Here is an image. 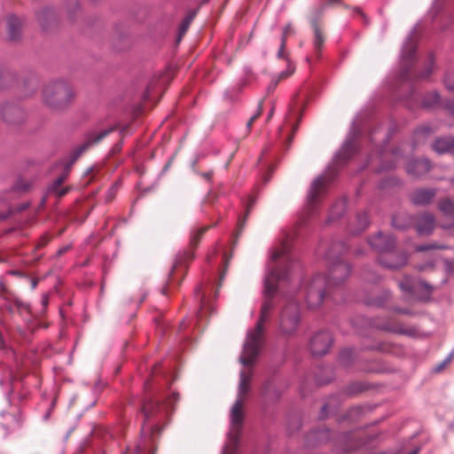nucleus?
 I'll return each mask as SVG.
<instances>
[{
  "label": "nucleus",
  "mask_w": 454,
  "mask_h": 454,
  "mask_svg": "<svg viewBox=\"0 0 454 454\" xmlns=\"http://www.w3.org/2000/svg\"><path fill=\"white\" fill-rule=\"evenodd\" d=\"M294 263L289 246L286 243L275 249L271 254L270 270L264 280V300L262 301L260 316L254 329L247 334L239 362L244 364H253L258 357L263 343L264 325L270 319L275 309L274 296L278 291V285L288 278L289 269Z\"/></svg>",
  "instance_id": "obj_1"
},
{
  "label": "nucleus",
  "mask_w": 454,
  "mask_h": 454,
  "mask_svg": "<svg viewBox=\"0 0 454 454\" xmlns=\"http://www.w3.org/2000/svg\"><path fill=\"white\" fill-rule=\"evenodd\" d=\"M42 97L43 104L51 111L63 112L74 102L75 92L68 82L59 80L47 83Z\"/></svg>",
  "instance_id": "obj_2"
},
{
  "label": "nucleus",
  "mask_w": 454,
  "mask_h": 454,
  "mask_svg": "<svg viewBox=\"0 0 454 454\" xmlns=\"http://www.w3.org/2000/svg\"><path fill=\"white\" fill-rule=\"evenodd\" d=\"M346 250L347 247L342 242L333 244L329 250L327 258L329 260L330 266L325 281L327 286L330 288L341 285L350 274V266L337 256V254L343 253Z\"/></svg>",
  "instance_id": "obj_3"
},
{
  "label": "nucleus",
  "mask_w": 454,
  "mask_h": 454,
  "mask_svg": "<svg viewBox=\"0 0 454 454\" xmlns=\"http://www.w3.org/2000/svg\"><path fill=\"white\" fill-rule=\"evenodd\" d=\"M256 360L250 364H242L245 368L239 372L238 396L231 410V419H233L235 422L239 419L244 420V404L250 391V383L254 375L253 366Z\"/></svg>",
  "instance_id": "obj_4"
},
{
  "label": "nucleus",
  "mask_w": 454,
  "mask_h": 454,
  "mask_svg": "<svg viewBox=\"0 0 454 454\" xmlns=\"http://www.w3.org/2000/svg\"><path fill=\"white\" fill-rule=\"evenodd\" d=\"M300 306L295 301H288L279 316V329L283 335L294 334L300 324Z\"/></svg>",
  "instance_id": "obj_5"
},
{
  "label": "nucleus",
  "mask_w": 454,
  "mask_h": 454,
  "mask_svg": "<svg viewBox=\"0 0 454 454\" xmlns=\"http://www.w3.org/2000/svg\"><path fill=\"white\" fill-rule=\"evenodd\" d=\"M329 288L330 287L326 285L325 277L322 275H317L314 277L306 291V301L308 306L311 309L319 307Z\"/></svg>",
  "instance_id": "obj_6"
},
{
  "label": "nucleus",
  "mask_w": 454,
  "mask_h": 454,
  "mask_svg": "<svg viewBox=\"0 0 454 454\" xmlns=\"http://www.w3.org/2000/svg\"><path fill=\"white\" fill-rule=\"evenodd\" d=\"M27 118V112L19 104L4 101L0 103V119L8 125L18 126Z\"/></svg>",
  "instance_id": "obj_7"
},
{
  "label": "nucleus",
  "mask_w": 454,
  "mask_h": 454,
  "mask_svg": "<svg viewBox=\"0 0 454 454\" xmlns=\"http://www.w3.org/2000/svg\"><path fill=\"white\" fill-rule=\"evenodd\" d=\"M324 10L325 6L324 4H321L319 7L313 9L309 16V23L313 29V46L318 58L321 55L326 38L325 33L319 23L324 13Z\"/></svg>",
  "instance_id": "obj_8"
},
{
  "label": "nucleus",
  "mask_w": 454,
  "mask_h": 454,
  "mask_svg": "<svg viewBox=\"0 0 454 454\" xmlns=\"http://www.w3.org/2000/svg\"><path fill=\"white\" fill-rule=\"evenodd\" d=\"M212 227V225L203 226L197 231H195L192 236L189 243L188 249L180 253L176 261V264L173 267L171 274H173L174 270L177 267V265L185 264L188 262L192 261L194 258V251L200 245V240L202 239L204 234Z\"/></svg>",
  "instance_id": "obj_9"
},
{
  "label": "nucleus",
  "mask_w": 454,
  "mask_h": 454,
  "mask_svg": "<svg viewBox=\"0 0 454 454\" xmlns=\"http://www.w3.org/2000/svg\"><path fill=\"white\" fill-rule=\"evenodd\" d=\"M333 344V337L329 332L317 333L310 340V350L313 356L326 354Z\"/></svg>",
  "instance_id": "obj_10"
},
{
  "label": "nucleus",
  "mask_w": 454,
  "mask_h": 454,
  "mask_svg": "<svg viewBox=\"0 0 454 454\" xmlns=\"http://www.w3.org/2000/svg\"><path fill=\"white\" fill-rule=\"evenodd\" d=\"M242 426L243 420L239 419L235 422L233 419H231V429L228 434V442L224 447L223 454H237Z\"/></svg>",
  "instance_id": "obj_11"
},
{
  "label": "nucleus",
  "mask_w": 454,
  "mask_h": 454,
  "mask_svg": "<svg viewBox=\"0 0 454 454\" xmlns=\"http://www.w3.org/2000/svg\"><path fill=\"white\" fill-rule=\"evenodd\" d=\"M332 178V176H319L313 182L309 194V206L311 208L319 203L320 198L325 191L326 184Z\"/></svg>",
  "instance_id": "obj_12"
},
{
  "label": "nucleus",
  "mask_w": 454,
  "mask_h": 454,
  "mask_svg": "<svg viewBox=\"0 0 454 454\" xmlns=\"http://www.w3.org/2000/svg\"><path fill=\"white\" fill-rule=\"evenodd\" d=\"M399 286L404 293L416 294L419 290H425L426 294L420 296V299H427L432 292V286L422 280H413L410 277H404L400 282Z\"/></svg>",
  "instance_id": "obj_13"
},
{
  "label": "nucleus",
  "mask_w": 454,
  "mask_h": 454,
  "mask_svg": "<svg viewBox=\"0 0 454 454\" xmlns=\"http://www.w3.org/2000/svg\"><path fill=\"white\" fill-rule=\"evenodd\" d=\"M6 34L9 41L17 42L21 37L23 20L15 14H9L5 20Z\"/></svg>",
  "instance_id": "obj_14"
},
{
  "label": "nucleus",
  "mask_w": 454,
  "mask_h": 454,
  "mask_svg": "<svg viewBox=\"0 0 454 454\" xmlns=\"http://www.w3.org/2000/svg\"><path fill=\"white\" fill-rule=\"evenodd\" d=\"M436 193L434 188H419L411 193L410 200L413 205L425 207L433 202Z\"/></svg>",
  "instance_id": "obj_15"
},
{
  "label": "nucleus",
  "mask_w": 454,
  "mask_h": 454,
  "mask_svg": "<svg viewBox=\"0 0 454 454\" xmlns=\"http://www.w3.org/2000/svg\"><path fill=\"white\" fill-rule=\"evenodd\" d=\"M113 131V129H104L100 132H92L88 135L86 141L78 146L73 153V161L76 160L90 146L99 143Z\"/></svg>",
  "instance_id": "obj_16"
},
{
  "label": "nucleus",
  "mask_w": 454,
  "mask_h": 454,
  "mask_svg": "<svg viewBox=\"0 0 454 454\" xmlns=\"http://www.w3.org/2000/svg\"><path fill=\"white\" fill-rule=\"evenodd\" d=\"M369 244L372 248L384 254L391 252L394 248L395 239L391 235H384L379 232L376 236L369 239Z\"/></svg>",
  "instance_id": "obj_17"
},
{
  "label": "nucleus",
  "mask_w": 454,
  "mask_h": 454,
  "mask_svg": "<svg viewBox=\"0 0 454 454\" xmlns=\"http://www.w3.org/2000/svg\"><path fill=\"white\" fill-rule=\"evenodd\" d=\"M380 263L388 269H398L407 262V255L404 253H386L380 256Z\"/></svg>",
  "instance_id": "obj_18"
},
{
  "label": "nucleus",
  "mask_w": 454,
  "mask_h": 454,
  "mask_svg": "<svg viewBox=\"0 0 454 454\" xmlns=\"http://www.w3.org/2000/svg\"><path fill=\"white\" fill-rule=\"evenodd\" d=\"M434 217L430 213H423L418 215L416 229L420 235H429L434 229Z\"/></svg>",
  "instance_id": "obj_19"
},
{
  "label": "nucleus",
  "mask_w": 454,
  "mask_h": 454,
  "mask_svg": "<svg viewBox=\"0 0 454 454\" xmlns=\"http://www.w3.org/2000/svg\"><path fill=\"white\" fill-rule=\"evenodd\" d=\"M37 20L42 27L48 30L57 24L58 15L54 9L47 7L38 12Z\"/></svg>",
  "instance_id": "obj_20"
},
{
  "label": "nucleus",
  "mask_w": 454,
  "mask_h": 454,
  "mask_svg": "<svg viewBox=\"0 0 454 454\" xmlns=\"http://www.w3.org/2000/svg\"><path fill=\"white\" fill-rule=\"evenodd\" d=\"M430 162L426 159L415 160L407 164V173L415 177L421 176L430 170Z\"/></svg>",
  "instance_id": "obj_21"
},
{
  "label": "nucleus",
  "mask_w": 454,
  "mask_h": 454,
  "mask_svg": "<svg viewBox=\"0 0 454 454\" xmlns=\"http://www.w3.org/2000/svg\"><path fill=\"white\" fill-rule=\"evenodd\" d=\"M438 208L442 213V215L448 217L450 220V223L442 224V229H450L454 227V203L449 199L445 198L439 201Z\"/></svg>",
  "instance_id": "obj_22"
},
{
  "label": "nucleus",
  "mask_w": 454,
  "mask_h": 454,
  "mask_svg": "<svg viewBox=\"0 0 454 454\" xmlns=\"http://www.w3.org/2000/svg\"><path fill=\"white\" fill-rule=\"evenodd\" d=\"M382 330L391 332L398 334H403L412 336L415 333V330L412 328H407L397 321L390 320L383 323L381 325Z\"/></svg>",
  "instance_id": "obj_23"
},
{
  "label": "nucleus",
  "mask_w": 454,
  "mask_h": 454,
  "mask_svg": "<svg viewBox=\"0 0 454 454\" xmlns=\"http://www.w3.org/2000/svg\"><path fill=\"white\" fill-rule=\"evenodd\" d=\"M14 79V73L9 67L0 64V90L8 89Z\"/></svg>",
  "instance_id": "obj_24"
},
{
  "label": "nucleus",
  "mask_w": 454,
  "mask_h": 454,
  "mask_svg": "<svg viewBox=\"0 0 454 454\" xmlns=\"http://www.w3.org/2000/svg\"><path fill=\"white\" fill-rule=\"evenodd\" d=\"M432 147L439 153H447L454 148V138L452 137H439L434 141Z\"/></svg>",
  "instance_id": "obj_25"
},
{
  "label": "nucleus",
  "mask_w": 454,
  "mask_h": 454,
  "mask_svg": "<svg viewBox=\"0 0 454 454\" xmlns=\"http://www.w3.org/2000/svg\"><path fill=\"white\" fill-rule=\"evenodd\" d=\"M65 179H66L65 176H61L58 177L49 187L48 192L50 194L56 195L58 198H62L63 196H65L69 191L68 187H65V188L61 187Z\"/></svg>",
  "instance_id": "obj_26"
},
{
  "label": "nucleus",
  "mask_w": 454,
  "mask_h": 454,
  "mask_svg": "<svg viewBox=\"0 0 454 454\" xmlns=\"http://www.w3.org/2000/svg\"><path fill=\"white\" fill-rule=\"evenodd\" d=\"M416 51V44L411 40L408 41L403 49V62L405 68H408L411 65V59Z\"/></svg>",
  "instance_id": "obj_27"
},
{
  "label": "nucleus",
  "mask_w": 454,
  "mask_h": 454,
  "mask_svg": "<svg viewBox=\"0 0 454 454\" xmlns=\"http://www.w3.org/2000/svg\"><path fill=\"white\" fill-rule=\"evenodd\" d=\"M160 409V404L153 400H148L142 405L141 411L144 414L145 419L147 420L153 417Z\"/></svg>",
  "instance_id": "obj_28"
},
{
  "label": "nucleus",
  "mask_w": 454,
  "mask_h": 454,
  "mask_svg": "<svg viewBox=\"0 0 454 454\" xmlns=\"http://www.w3.org/2000/svg\"><path fill=\"white\" fill-rule=\"evenodd\" d=\"M255 201H256V200L254 196H249L247 204L246 206L245 215L243 218L239 219V223H238L239 232H241L242 230L244 229L246 220H247L248 215L250 214V212L252 211V209L255 204Z\"/></svg>",
  "instance_id": "obj_29"
},
{
  "label": "nucleus",
  "mask_w": 454,
  "mask_h": 454,
  "mask_svg": "<svg viewBox=\"0 0 454 454\" xmlns=\"http://www.w3.org/2000/svg\"><path fill=\"white\" fill-rule=\"evenodd\" d=\"M357 227L355 230H351L353 234H356L364 231L369 225L368 216L365 213L358 214L356 215Z\"/></svg>",
  "instance_id": "obj_30"
},
{
  "label": "nucleus",
  "mask_w": 454,
  "mask_h": 454,
  "mask_svg": "<svg viewBox=\"0 0 454 454\" xmlns=\"http://www.w3.org/2000/svg\"><path fill=\"white\" fill-rule=\"evenodd\" d=\"M346 208V201L344 200H340L336 201L330 213L331 220L340 217L345 211Z\"/></svg>",
  "instance_id": "obj_31"
},
{
  "label": "nucleus",
  "mask_w": 454,
  "mask_h": 454,
  "mask_svg": "<svg viewBox=\"0 0 454 454\" xmlns=\"http://www.w3.org/2000/svg\"><path fill=\"white\" fill-rule=\"evenodd\" d=\"M196 13L197 12L196 11H193L192 12H190L186 17L185 19L184 20V21L182 22L181 26H180V28H179V34H178V40H180L184 35L187 32L192 20L194 19V17L196 16Z\"/></svg>",
  "instance_id": "obj_32"
},
{
  "label": "nucleus",
  "mask_w": 454,
  "mask_h": 454,
  "mask_svg": "<svg viewBox=\"0 0 454 454\" xmlns=\"http://www.w3.org/2000/svg\"><path fill=\"white\" fill-rule=\"evenodd\" d=\"M353 350L350 348H345L340 353L339 361L340 363L344 365L348 366L350 364L352 359H353Z\"/></svg>",
  "instance_id": "obj_33"
},
{
  "label": "nucleus",
  "mask_w": 454,
  "mask_h": 454,
  "mask_svg": "<svg viewBox=\"0 0 454 454\" xmlns=\"http://www.w3.org/2000/svg\"><path fill=\"white\" fill-rule=\"evenodd\" d=\"M440 100V96L437 92L434 91L427 95V97L424 99V105L426 106H432L435 104H437Z\"/></svg>",
  "instance_id": "obj_34"
},
{
  "label": "nucleus",
  "mask_w": 454,
  "mask_h": 454,
  "mask_svg": "<svg viewBox=\"0 0 454 454\" xmlns=\"http://www.w3.org/2000/svg\"><path fill=\"white\" fill-rule=\"evenodd\" d=\"M355 152V145L353 142L347 143L341 151L344 159H348Z\"/></svg>",
  "instance_id": "obj_35"
},
{
  "label": "nucleus",
  "mask_w": 454,
  "mask_h": 454,
  "mask_svg": "<svg viewBox=\"0 0 454 454\" xmlns=\"http://www.w3.org/2000/svg\"><path fill=\"white\" fill-rule=\"evenodd\" d=\"M262 101L261 100L258 104V109L256 113L249 119L247 123V127L250 129L253 123L262 115Z\"/></svg>",
  "instance_id": "obj_36"
},
{
  "label": "nucleus",
  "mask_w": 454,
  "mask_h": 454,
  "mask_svg": "<svg viewBox=\"0 0 454 454\" xmlns=\"http://www.w3.org/2000/svg\"><path fill=\"white\" fill-rule=\"evenodd\" d=\"M447 247L443 245H437L436 243H431L429 245L417 247V251L423 252L431 249H445Z\"/></svg>",
  "instance_id": "obj_37"
},
{
  "label": "nucleus",
  "mask_w": 454,
  "mask_h": 454,
  "mask_svg": "<svg viewBox=\"0 0 454 454\" xmlns=\"http://www.w3.org/2000/svg\"><path fill=\"white\" fill-rule=\"evenodd\" d=\"M294 72V67H292L290 64H288L286 70L281 72L278 74V80L276 81V83L279 82L280 81L286 79L287 77L291 76Z\"/></svg>",
  "instance_id": "obj_38"
},
{
  "label": "nucleus",
  "mask_w": 454,
  "mask_h": 454,
  "mask_svg": "<svg viewBox=\"0 0 454 454\" xmlns=\"http://www.w3.org/2000/svg\"><path fill=\"white\" fill-rule=\"evenodd\" d=\"M286 45V41H285V38H281L280 47L277 53L278 59H287V54L285 51Z\"/></svg>",
  "instance_id": "obj_39"
},
{
  "label": "nucleus",
  "mask_w": 454,
  "mask_h": 454,
  "mask_svg": "<svg viewBox=\"0 0 454 454\" xmlns=\"http://www.w3.org/2000/svg\"><path fill=\"white\" fill-rule=\"evenodd\" d=\"M445 86L449 90H454V75L449 74L445 78Z\"/></svg>",
  "instance_id": "obj_40"
},
{
  "label": "nucleus",
  "mask_w": 454,
  "mask_h": 454,
  "mask_svg": "<svg viewBox=\"0 0 454 454\" xmlns=\"http://www.w3.org/2000/svg\"><path fill=\"white\" fill-rule=\"evenodd\" d=\"M294 28H293L292 25L291 24H287L285 27L284 30H283V34H282L281 38H285V41H286L287 36L292 35V34H294Z\"/></svg>",
  "instance_id": "obj_41"
},
{
  "label": "nucleus",
  "mask_w": 454,
  "mask_h": 454,
  "mask_svg": "<svg viewBox=\"0 0 454 454\" xmlns=\"http://www.w3.org/2000/svg\"><path fill=\"white\" fill-rule=\"evenodd\" d=\"M50 241V237L47 235L43 236L36 244V248L40 249L44 247Z\"/></svg>",
  "instance_id": "obj_42"
},
{
  "label": "nucleus",
  "mask_w": 454,
  "mask_h": 454,
  "mask_svg": "<svg viewBox=\"0 0 454 454\" xmlns=\"http://www.w3.org/2000/svg\"><path fill=\"white\" fill-rule=\"evenodd\" d=\"M301 114H302V112L301 111L300 115H299L298 120H297V122L293 126L292 136L289 137L288 143H291L294 132L298 129V126H299V122H300L301 118Z\"/></svg>",
  "instance_id": "obj_43"
},
{
  "label": "nucleus",
  "mask_w": 454,
  "mask_h": 454,
  "mask_svg": "<svg viewBox=\"0 0 454 454\" xmlns=\"http://www.w3.org/2000/svg\"><path fill=\"white\" fill-rule=\"evenodd\" d=\"M451 358H452V356L450 355V356L443 363L437 365V367L435 368V372H441L442 370V368L444 367V365L450 362Z\"/></svg>",
  "instance_id": "obj_44"
},
{
  "label": "nucleus",
  "mask_w": 454,
  "mask_h": 454,
  "mask_svg": "<svg viewBox=\"0 0 454 454\" xmlns=\"http://www.w3.org/2000/svg\"><path fill=\"white\" fill-rule=\"evenodd\" d=\"M202 176L207 179V180H210L211 179V176H212V172H206V173H203L202 174Z\"/></svg>",
  "instance_id": "obj_45"
},
{
  "label": "nucleus",
  "mask_w": 454,
  "mask_h": 454,
  "mask_svg": "<svg viewBox=\"0 0 454 454\" xmlns=\"http://www.w3.org/2000/svg\"><path fill=\"white\" fill-rule=\"evenodd\" d=\"M393 225H394L395 228H398V229H403V228H404V226L400 225V224H398V223H397V220H396V218H394V219H393Z\"/></svg>",
  "instance_id": "obj_46"
},
{
  "label": "nucleus",
  "mask_w": 454,
  "mask_h": 454,
  "mask_svg": "<svg viewBox=\"0 0 454 454\" xmlns=\"http://www.w3.org/2000/svg\"><path fill=\"white\" fill-rule=\"evenodd\" d=\"M340 2V0H326L327 4H338Z\"/></svg>",
  "instance_id": "obj_47"
},
{
  "label": "nucleus",
  "mask_w": 454,
  "mask_h": 454,
  "mask_svg": "<svg viewBox=\"0 0 454 454\" xmlns=\"http://www.w3.org/2000/svg\"><path fill=\"white\" fill-rule=\"evenodd\" d=\"M67 249H68L67 247L61 248V249H59V250L58 251V254H59V255H61V254H65V253L67 251Z\"/></svg>",
  "instance_id": "obj_48"
},
{
  "label": "nucleus",
  "mask_w": 454,
  "mask_h": 454,
  "mask_svg": "<svg viewBox=\"0 0 454 454\" xmlns=\"http://www.w3.org/2000/svg\"><path fill=\"white\" fill-rule=\"evenodd\" d=\"M448 107L450 108V110L454 113V103H452L451 105L448 106Z\"/></svg>",
  "instance_id": "obj_49"
},
{
  "label": "nucleus",
  "mask_w": 454,
  "mask_h": 454,
  "mask_svg": "<svg viewBox=\"0 0 454 454\" xmlns=\"http://www.w3.org/2000/svg\"><path fill=\"white\" fill-rule=\"evenodd\" d=\"M73 5H74V7L75 9H78V7H79V4H78L77 1H74V2H73Z\"/></svg>",
  "instance_id": "obj_50"
},
{
  "label": "nucleus",
  "mask_w": 454,
  "mask_h": 454,
  "mask_svg": "<svg viewBox=\"0 0 454 454\" xmlns=\"http://www.w3.org/2000/svg\"><path fill=\"white\" fill-rule=\"evenodd\" d=\"M419 449H415L412 451H411L409 454H418Z\"/></svg>",
  "instance_id": "obj_51"
},
{
  "label": "nucleus",
  "mask_w": 454,
  "mask_h": 454,
  "mask_svg": "<svg viewBox=\"0 0 454 454\" xmlns=\"http://www.w3.org/2000/svg\"><path fill=\"white\" fill-rule=\"evenodd\" d=\"M273 108L271 109V111L269 113V116H268V120H270L273 114Z\"/></svg>",
  "instance_id": "obj_52"
},
{
  "label": "nucleus",
  "mask_w": 454,
  "mask_h": 454,
  "mask_svg": "<svg viewBox=\"0 0 454 454\" xmlns=\"http://www.w3.org/2000/svg\"><path fill=\"white\" fill-rule=\"evenodd\" d=\"M113 200V195L110 194L108 197H107V201H111Z\"/></svg>",
  "instance_id": "obj_53"
},
{
  "label": "nucleus",
  "mask_w": 454,
  "mask_h": 454,
  "mask_svg": "<svg viewBox=\"0 0 454 454\" xmlns=\"http://www.w3.org/2000/svg\"><path fill=\"white\" fill-rule=\"evenodd\" d=\"M422 131L429 132V130H428V129H427V128H426V127H423V128H422Z\"/></svg>",
  "instance_id": "obj_54"
},
{
  "label": "nucleus",
  "mask_w": 454,
  "mask_h": 454,
  "mask_svg": "<svg viewBox=\"0 0 454 454\" xmlns=\"http://www.w3.org/2000/svg\"><path fill=\"white\" fill-rule=\"evenodd\" d=\"M162 294H167V288H163V289H162Z\"/></svg>",
  "instance_id": "obj_55"
},
{
  "label": "nucleus",
  "mask_w": 454,
  "mask_h": 454,
  "mask_svg": "<svg viewBox=\"0 0 454 454\" xmlns=\"http://www.w3.org/2000/svg\"><path fill=\"white\" fill-rule=\"evenodd\" d=\"M322 409H323V411H325L327 409V406L324 405Z\"/></svg>",
  "instance_id": "obj_56"
},
{
  "label": "nucleus",
  "mask_w": 454,
  "mask_h": 454,
  "mask_svg": "<svg viewBox=\"0 0 454 454\" xmlns=\"http://www.w3.org/2000/svg\"><path fill=\"white\" fill-rule=\"evenodd\" d=\"M357 12L360 13V15H362L363 17H364V13H363L361 11L357 10Z\"/></svg>",
  "instance_id": "obj_57"
},
{
  "label": "nucleus",
  "mask_w": 454,
  "mask_h": 454,
  "mask_svg": "<svg viewBox=\"0 0 454 454\" xmlns=\"http://www.w3.org/2000/svg\"><path fill=\"white\" fill-rule=\"evenodd\" d=\"M174 396H175V399H176L178 396V394H174Z\"/></svg>",
  "instance_id": "obj_58"
},
{
  "label": "nucleus",
  "mask_w": 454,
  "mask_h": 454,
  "mask_svg": "<svg viewBox=\"0 0 454 454\" xmlns=\"http://www.w3.org/2000/svg\"><path fill=\"white\" fill-rule=\"evenodd\" d=\"M401 313H407L406 310H401Z\"/></svg>",
  "instance_id": "obj_59"
}]
</instances>
